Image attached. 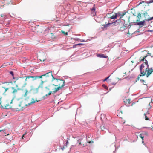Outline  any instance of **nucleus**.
<instances>
[{
  "mask_svg": "<svg viewBox=\"0 0 153 153\" xmlns=\"http://www.w3.org/2000/svg\"><path fill=\"white\" fill-rule=\"evenodd\" d=\"M139 136L142 139V140H144V137L141 134L139 135Z\"/></svg>",
  "mask_w": 153,
  "mask_h": 153,
  "instance_id": "obj_41",
  "label": "nucleus"
},
{
  "mask_svg": "<svg viewBox=\"0 0 153 153\" xmlns=\"http://www.w3.org/2000/svg\"><path fill=\"white\" fill-rule=\"evenodd\" d=\"M25 93L24 95V97H25L27 96V94H28L29 92H28V91L26 89L25 90Z\"/></svg>",
  "mask_w": 153,
  "mask_h": 153,
  "instance_id": "obj_27",
  "label": "nucleus"
},
{
  "mask_svg": "<svg viewBox=\"0 0 153 153\" xmlns=\"http://www.w3.org/2000/svg\"><path fill=\"white\" fill-rule=\"evenodd\" d=\"M52 82H53L52 85L56 86L58 87L56 88L53 91V93H56L61 88L63 87L65 85V81L64 80L57 79L53 77V79L52 80Z\"/></svg>",
  "mask_w": 153,
  "mask_h": 153,
  "instance_id": "obj_2",
  "label": "nucleus"
},
{
  "mask_svg": "<svg viewBox=\"0 0 153 153\" xmlns=\"http://www.w3.org/2000/svg\"><path fill=\"white\" fill-rule=\"evenodd\" d=\"M146 1H141L139 3V4H138V5H137V6H138L139 5H140V4H142V3H146Z\"/></svg>",
  "mask_w": 153,
  "mask_h": 153,
  "instance_id": "obj_52",
  "label": "nucleus"
},
{
  "mask_svg": "<svg viewBox=\"0 0 153 153\" xmlns=\"http://www.w3.org/2000/svg\"><path fill=\"white\" fill-rule=\"evenodd\" d=\"M131 12L134 16H136V12L134 9V11H131Z\"/></svg>",
  "mask_w": 153,
  "mask_h": 153,
  "instance_id": "obj_44",
  "label": "nucleus"
},
{
  "mask_svg": "<svg viewBox=\"0 0 153 153\" xmlns=\"http://www.w3.org/2000/svg\"><path fill=\"white\" fill-rule=\"evenodd\" d=\"M122 19H122L121 18H119V19L116 20V22L117 23V25L118 24H119L120 23H122L121 22H122V20H123Z\"/></svg>",
  "mask_w": 153,
  "mask_h": 153,
  "instance_id": "obj_18",
  "label": "nucleus"
},
{
  "mask_svg": "<svg viewBox=\"0 0 153 153\" xmlns=\"http://www.w3.org/2000/svg\"><path fill=\"white\" fill-rule=\"evenodd\" d=\"M111 13H107L106 14V16H105V17H107L108 18H110V16H109V15H110Z\"/></svg>",
  "mask_w": 153,
  "mask_h": 153,
  "instance_id": "obj_47",
  "label": "nucleus"
},
{
  "mask_svg": "<svg viewBox=\"0 0 153 153\" xmlns=\"http://www.w3.org/2000/svg\"><path fill=\"white\" fill-rule=\"evenodd\" d=\"M29 76H22V77H24V79L25 78V82H27L28 81V80L29 79H27V77L28 78V77H29Z\"/></svg>",
  "mask_w": 153,
  "mask_h": 153,
  "instance_id": "obj_36",
  "label": "nucleus"
},
{
  "mask_svg": "<svg viewBox=\"0 0 153 153\" xmlns=\"http://www.w3.org/2000/svg\"><path fill=\"white\" fill-rule=\"evenodd\" d=\"M30 78H32L33 79V80H36L37 79V76H29V77H28V79H30Z\"/></svg>",
  "mask_w": 153,
  "mask_h": 153,
  "instance_id": "obj_19",
  "label": "nucleus"
},
{
  "mask_svg": "<svg viewBox=\"0 0 153 153\" xmlns=\"http://www.w3.org/2000/svg\"><path fill=\"white\" fill-rule=\"evenodd\" d=\"M130 101H131V99L130 98H129V99H126V101H124V102L126 103V104H125L127 106V107L129 106V105H126V104H127V103L128 102V104H130L131 103V102H130Z\"/></svg>",
  "mask_w": 153,
  "mask_h": 153,
  "instance_id": "obj_11",
  "label": "nucleus"
},
{
  "mask_svg": "<svg viewBox=\"0 0 153 153\" xmlns=\"http://www.w3.org/2000/svg\"><path fill=\"white\" fill-rule=\"evenodd\" d=\"M12 0H4V3H5V4H10V3H12Z\"/></svg>",
  "mask_w": 153,
  "mask_h": 153,
  "instance_id": "obj_15",
  "label": "nucleus"
},
{
  "mask_svg": "<svg viewBox=\"0 0 153 153\" xmlns=\"http://www.w3.org/2000/svg\"><path fill=\"white\" fill-rule=\"evenodd\" d=\"M8 65V64L7 63H4L3 64L1 65V67H2V68H4L5 67H6Z\"/></svg>",
  "mask_w": 153,
  "mask_h": 153,
  "instance_id": "obj_32",
  "label": "nucleus"
},
{
  "mask_svg": "<svg viewBox=\"0 0 153 153\" xmlns=\"http://www.w3.org/2000/svg\"><path fill=\"white\" fill-rule=\"evenodd\" d=\"M26 100H25L24 101H22L19 103L17 104L16 108L19 110H22L24 108H25L28 105L26 103Z\"/></svg>",
  "mask_w": 153,
  "mask_h": 153,
  "instance_id": "obj_3",
  "label": "nucleus"
},
{
  "mask_svg": "<svg viewBox=\"0 0 153 153\" xmlns=\"http://www.w3.org/2000/svg\"><path fill=\"white\" fill-rule=\"evenodd\" d=\"M85 44L83 43H79L78 44V47H80L84 45Z\"/></svg>",
  "mask_w": 153,
  "mask_h": 153,
  "instance_id": "obj_40",
  "label": "nucleus"
},
{
  "mask_svg": "<svg viewBox=\"0 0 153 153\" xmlns=\"http://www.w3.org/2000/svg\"><path fill=\"white\" fill-rule=\"evenodd\" d=\"M90 10L92 12H96V11L95 4H94L92 8H90Z\"/></svg>",
  "mask_w": 153,
  "mask_h": 153,
  "instance_id": "obj_13",
  "label": "nucleus"
},
{
  "mask_svg": "<svg viewBox=\"0 0 153 153\" xmlns=\"http://www.w3.org/2000/svg\"><path fill=\"white\" fill-rule=\"evenodd\" d=\"M76 47H78V44H74L73 45H68V49H70L71 48H75Z\"/></svg>",
  "mask_w": 153,
  "mask_h": 153,
  "instance_id": "obj_9",
  "label": "nucleus"
},
{
  "mask_svg": "<svg viewBox=\"0 0 153 153\" xmlns=\"http://www.w3.org/2000/svg\"><path fill=\"white\" fill-rule=\"evenodd\" d=\"M131 12L134 16H136V12L134 9V11H131Z\"/></svg>",
  "mask_w": 153,
  "mask_h": 153,
  "instance_id": "obj_43",
  "label": "nucleus"
},
{
  "mask_svg": "<svg viewBox=\"0 0 153 153\" xmlns=\"http://www.w3.org/2000/svg\"><path fill=\"white\" fill-rule=\"evenodd\" d=\"M10 73L13 76V78L14 77H13L14 74H13V71H10Z\"/></svg>",
  "mask_w": 153,
  "mask_h": 153,
  "instance_id": "obj_63",
  "label": "nucleus"
},
{
  "mask_svg": "<svg viewBox=\"0 0 153 153\" xmlns=\"http://www.w3.org/2000/svg\"><path fill=\"white\" fill-rule=\"evenodd\" d=\"M88 143L91 144V143H94V141L93 140H91V141H88L87 142Z\"/></svg>",
  "mask_w": 153,
  "mask_h": 153,
  "instance_id": "obj_58",
  "label": "nucleus"
},
{
  "mask_svg": "<svg viewBox=\"0 0 153 153\" xmlns=\"http://www.w3.org/2000/svg\"><path fill=\"white\" fill-rule=\"evenodd\" d=\"M146 21L145 19L143 21L137 22H134V25H139V28H140L141 27L143 26L146 24L145 22Z\"/></svg>",
  "mask_w": 153,
  "mask_h": 153,
  "instance_id": "obj_4",
  "label": "nucleus"
},
{
  "mask_svg": "<svg viewBox=\"0 0 153 153\" xmlns=\"http://www.w3.org/2000/svg\"><path fill=\"white\" fill-rule=\"evenodd\" d=\"M140 82H141L143 83V84L144 85H146L147 86V84H144V82H145V80H144L143 79H140Z\"/></svg>",
  "mask_w": 153,
  "mask_h": 153,
  "instance_id": "obj_50",
  "label": "nucleus"
},
{
  "mask_svg": "<svg viewBox=\"0 0 153 153\" xmlns=\"http://www.w3.org/2000/svg\"><path fill=\"white\" fill-rule=\"evenodd\" d=\"M38 102L37 100H35L34 99L32 98L31 100V101H30L27 103L28 105H30L31 104L35 103Z\"/></svg>",
  "mask_w": 153,
  "mask_h": 153,
  "instance_id": "obj_10",
  "label": "nucleus"
},
{
  "mask_svg": "<svg viewBox=\"0 0 153 153\" xmlns=\"http://www.w3.org/2000/svg\"><path fill=\"white\" fill-rule=\"evenodd\" d=\"M117 19V17H116V16L114 15H113L112 16H110V19Z\"/></svg>",
  "mask_w": 153,
  "mask_h": 153,
  "instance_id": "obj_24",
  "label": "nucleus"
},
{
  "mask_svg": "<svg viewBox=\"0 0 153 153\" xmlns=\"http://www.w3.org/2000/svg\"><path fill=\"white\" fill-rule=\"evenodd\" d=\"M97 12H92V14L93 16H95L96 15Z\"/></svg>",
  "mask_w": 153,
  "mask_h": 153,
  "instance_id": "obj_61",
  "label": "nucleus"
},
{
  "mask_svg": "<svg viewBox=\"0 0 153 153\" xmlns=\"http://www.w3.org/2000/svg\"><path fill=\"white\" fill-rule=\"evenodd\" d=\"M13 79H15L14 82L16 84V86L17 89H16L13 87H10V85H9V86L10 89V88L13 90V91L12 92V93L13 94H15L17 93L18 90H19L21 89V88H22L25 87L27 83L26 82H24V77H22V76L13 77ZM10 84L12 83V82H10Z\"/></svg>",
  "mask_w": 153,
  "mask_h": 153,
  "instance_id": "obj_1",
  "label": "nucleus"
},
{
  "mask_svg": "<svg viewBox=\"0 0 153 153\" xmlns=\"http://www.w3.org/2000/svg\"><path fill=\"white\" fill-rule=\"evenodd\" d=\"M125 27H123V26L121 27L120 28V30H119L120 31H123L124 30H125Z\"/></svg>",
  "mask_w": 153,
  "mask_h": 153,
  "instance_id": "obj_31",
  "label": "nucleus"
},
{
  "mask_svg": "<svg viewBox=\"0 0 153 153\" xmlns=\"http://www.w3.org/2000/svg\"><path fill=\"white\" fill-rule=\"evenodd\" d=\"M53 93V91H50L48 94V95L47 94H46V96H47V95H50L52 93Z\"/></svg>",
  "mask_w": 153,
  "mask_h": 153,
  "instance_id": "obj_54",
  "label": "nucleus"
},
{
  "mask_svg": "<svg viewBox=\"0 0 153 153\" xmlns=\"http://www.w3.org/2000/svg\"><path fill=\"white\" fill-rule=\"evenodd\" d=\"M68 8L70 10L71 9L72 10V6L71 5V4L69 3L68 2Z\"/></svg>",
  "mask_w": 153,
  "mask_h": 153,
  "instance_id": "obj_23",
  "label": "nucleus"
},
{
  "mask_svg": "<svg viewBox=\"0 0 153 153\" xmlns=\"http://www.w3.org/2000/svg\"><path fill=\"white\" fill-rule=\"evenodd\" d=\"M136 77L135 74H132L129 76V77L131 78V79H134Z\"/></svg>",
  "mask_w": 153,
  "mask_h": 153,
  "instance_id": "obj_17",
  "label": "nucleus"
},
{
  "mask_svg": "<svg viewBox=\"0 0 153 153\" xmlns=\"http://www.w3.org/2000/svg\"><path fill=\"white\" fill-rule=\"evenodd\" d=\"M141 134L143 135H146L147 136H148V132L147 131H143V133H141Z\"/></svg>",
  "mask_w": 153,
  "mask_h": 153,
  "instance_id": "obj_20",
  "label": "nucleus"
},
{
  "mask_svg": "<svg viewBox=\"0 0 153 153\" xmlns=\"http://www.w3.org/2000/svg\"><path fill=\"white\" fill-rule=\"evenodd\" d=\"M96 56L97 57L101 58H108V56L104 54L97 53Z\"/></svg>",
  "mask_w": 153,
  "mask_h": 153,
  "instance_id": "obj_7",
  "label": "nucleus"
},
{
  "mask_svg": "<svg viewBox=\"0 0 153 153\" xmlns=\"http://www.w3.org/2000/svg\"><path fill=\"white\" fill-rule=\"evenodd\" d=\"M127 12V11H126V10H124L123 11V12H122L123 13V14L125 15Z\"/></svg>",
  "mask_w": 153,
  "mask_h": 153,
  "instance_id": "obj_62",
  "label": "nucleus"
},
{
  "mask_svg": "<svg viewBox=\"0 0 153 153\" xmlns=\"http://www.w3.org/2000/svg\"><path fill=\"white\" fill-rule=\"evenodd\" d=\"M131 12L134 16H136V12L134 9V11H131Z\"/></svg>",
  "mask_w": 153,
  "mask_h": 153,
  "instance_id": "obj_42",
  "label": "nucleus"
},
{
  "mask_svg": "<svg viewBox=\"0 0 153 153\" xmlns=\"http://www.w3.org/2000/svg\"><path fill=\"white\" fill-rule=\"evenodd\" d=\"M147 31L148 32H153V30H149L147 31Z\"/></svg>",
  "mask_w": 153,
  "mask_h": 153,
  "instance_id": "obj_64",
  "label": "nucleus"
},
{
  "mask_svg": "<svg viewBox=\"0 0 153 153\" xmlns=\"http://www.w3.org/2000/svg\"><path fill=\"white\" fill-rule=\"evenodd\" d=\"M145 120H149L150 119L147 116H146V117H145Z\"/></svg>",
  "mask_w": 153,
  "mask_h": 153,
  "instance_id": "obj_53",
  "label": "nucleus"
},
{
  "mask_svg": "<svg viewBox=\"0 0 153 153\" xmlns=\"http://www.w3.org/2000/svg\"><path fill=\"white\" fill-rule=\"evenodd\" d=\"M145 64L147 66V68H149V65L148 63V62L147 60H146V61L144 62Z\"/></svg>",
  "mask_w": 153,
  "mask_h": 153,
  "instance_id": "obj_38",
  "label": "nucleus"
},
{
  "mask_svg": "<svg viewBox=\"0 0 153 153\" xmlns=\"http://www.w3.org/2000/svg\"><path fill=\"white\" fill-rule=\"evenodd\" d=\"M75 146H74V145H72L71 146V147L70 148V151H71V150H74V148Z\"/></svg>",
  "mask_w": 153,
  "mask_h": 153,
  "instance_id": "obj_49",
  "label": "nucleus"
},
{
  "mask_svg": "<svg viewBox=\"0 0 153 153\" xmlns=\"http://www.w3.org/2000/svg\"><path fill=\"white\" fill-rule=\"evenodd\" d=\"M124 21V22H123L121 23L122 24H123V27H125V28L126 27H128V26L127 25V24H125V20L124 19H122Z\"/></svg>",
  "mask_w": 153,
  "mask_h": 153,
  "instance_id": "obj_22",
  "label": "nucleus"
},
{
  "mask_svg": "<svg viewBox=\"0 0 153 153\" xmlns=\"http://www.w3.org/2000/svg\"><path fill=\"white\" fill-rule=\"evenodd\" d=\"M120 18H122L123 16H124L123 13L122 12L120 11Z\"/></svg>",
  "mask_w": 153,
  "mask_h": 153,
  "instance_id": "obj_33",
  "label": "nucleus"
},
{
  "mask_svg": "<svg viewBox=\"0 0 153 153\" xmlns=\"http://www.w3.org/2000/svg\"><path fill=\"white\" fill-rule=\"evenodd\" d=\"M153 2V0H150L148 1H146V3L147 4H150Z\"/></svg>",
  "mask_w": 153,
  "mask_h": 153,
  "instance_id": "obj_51",
  "label": "nucleus"
},
{
  "mask_svg": "<svg viewBox=\"0 0 153 153\" xmlns=\"http://www.w3.org/2000/svg\"><path fill=\"white\" fill-rule=\"evenodd\" d=\"M141 14L139 12V13H138L137 16V19L136 20L137 22H139L140 20V19L141 18Z\"/></svg>",
  "mask_w": 153,
  "mask_h": 153,
  "instance_id": "obj_12",
  "label": "nucleus"
},
{
  "mask_svg": "<svg viewBox=\"0 0 153 153\" xmlns=\"http://www.w3.org/2000/svg\"><path fill=\"white\" fill-rule=\"evenodd\" d=\"M139 79L140 77H139V76H137L135 80L134 81V84H135L136 83L137 81L139 80Z\"/></svg>",
  "mask_w": 153,
  "mask_h": 153,
  "instance_id": "obj_37",
  "label": "nucleus"
},
{
  "mask_svg": "<svg viewBox=\"0 0 153 153\" xmlns=\"http://www.w3.org/2000/svg\"><path fill=\"white\" fill-rule=\"evenodd\" d=\"M109 21H108V23L106 24H104L103 25H102L103 26V27H102V28L103 29H105L107 28L108 27H109V26L111 25V24L110 22H109Z\"/></svg>",
  "mask_w": 153,
  "mask_h": 153,
  "instance_id": "obj_8",
  "label": "nucleus"
},
{
  "mask_svg": "<svg viewBox=\"0 0 153 153\" xmlns=\"http://www.w3.org/2000/svg\"><path fill=\"white\" fill-rule=\"evenodd\" d=\"M103 82H105L106 81H107L108 79H107V78H105L104 79L102 80Z\"/></svg>",
  "mask_w": 153,
  "mask_h": 153,
  "instance_id": "obj_60",
  "label": "nucleus"
},
{
  "mask_svg": "<svg viewBox=\"0 0 153 153\" xmlns=\"http://www.w3.org/2000/svg\"><path fill=\"white\" fill-rule=\"evenodd\" d=\"M44 76L45 77L46 79L48 78L49 77L52 76V79H53V77H54L52 74V71H50L48 73H47L44 74Z\"/></svg>",
  "mask_w": 153,
  "mask_h": 153,
  "instance_id": "obj_6",
  "label": "nucleus"
},
{
  "mask_svg": "<svg viewBox=\"0 0 153 153\" xmlns=\"http://www.w3.org/2000/svg\"><path fill=\"white\" fill-rule=\"evenodd\" d=\"M140 66L143 68H144L145 67L143 63Z\"/></svg>",
  "mask_w": 153,
  "mask_h": 153,
  "instance_id": "obj_59",
  "label": "nucleus"
},
{
  "mask_svg": "<svg viewBox=\"0 0 153 153\" xmlns=\"http://www.w3.org/2000/svg\"><path fill=\"white\" fill-rule=\"evenodd\" d=\"M153 72L149 70H148V72L146 74V76L147 77H148L149 76L152 74Z\"/></svg>",
  "mask_w": 153,
  "mask_h": 153,
  "instance_id": "obj_16",
  "label": "nucleus"
},
{
  "mask_svg": "<svg viewBox=\"0 0 153 153\" xmlns=\"http://www.w3.org/2000/svg\"><path fill=\"white\" fill-rule=\"evenodd\" d=\"M69 39H73L75 41H77L79 42H85V40L82 39L77 38H73L72 37L68 36V40Z\"/></svg>",
  "mask_w": 153,
  "mask_h": 153,
  "instance_id": "obj_5",
  "label": "nucleus"
},
{
  "mask_svg": "<svg viewBox=\"0 0 153 153\" xmlns=\"http://www.w3.org/2000/svg\"><path fill=\"white\" fill-rule=\"evenodd\" d=\"M148 69H149V71H152L153 72V69L152 68V67L149 68V67Z\"/></svg>",
  "mask_w": 153,
  "mask_h": 153,
  "instance_id": "obj_56",
  "label": "nucleus"
},
{
  "mask_svg": "<svg viewBox=\"0 0 153 153\" xmlns=\"http://www.w3.org/2000/svg\"><path fill=\"white\" fill-rule=\"evenodd\" d=\"M148 56V55H146L145 56H144V57H143L142 59H141L140 60V62H144V61H146V60H147L146 58Z\"/></svg>",
  "mask_w": 153,
  "mask_h": 153,
  "instance_id": "obj_14",
  "label": "nucleus"
},
{
  "mask_svg": "<svg viewBox=\"0 0 153 153\" xmlns=\"http://www.w3.org/2000/svg\"><path fill=\"white\" fill-rule=\"evenodd\" d=\"M153 20V16L151 17H150L148 19H145L146 21H149Z\"/></svg>",
  "mask_w": 153,
  "mask_h": 153,
  "instance_id": "obj_35",
  "label": "nucleus"
},
{
  "mask_svg": "<svg viewBox=\"0 0 153 153\" xmlns=\"http://www.w3.org/2000/svg\"><path fill=\"white\" fill-rule=\"evenodd\" d=\"M61 31L62 33L64 34L65 35H67V32H65L63 30H62Z\"/></svg>",
  "mask_w": 153,
  "mask_h": 153,
  "instance_id": "obj_55",
  "label": "nucleus"
},
{
  "mask_svg": "<svg viewBox=\"0 0 153 153\" xmlns=\"http://www.w3.org/2000/svg\"><path fill=\"white\" fill-rule=\"evenodd\" d=\"M114 14H115V16H116V17H117H117H120V11L118 12L117 13H115Z\"/></svg>",
  "mask_w": 153,
  "mask_h": 153,
  "instance_id": "obj_26",
  "label": "nucleus"
},
{
  "mask_svg": "<svg viewBox=\"0 0 153 153\" xmlns=\"http://www.w3.org/2000/svg\"><path fill=\"white\" fill-rule=\"evenodd\" d=\"M142 128H146V129H150V130L152 129V128L151 127H142Z\"/></svg>",
  "mask_w": 153,
  "mask_h": 153,
  "instance_id": "obj_46",
  "label": "nucleus"
},
{
  "mask_svg": "<svg viewBox=\"0 0 153 153\" xmlns=\"http://www.w3.org/2000/svg\"><path fill=\"white\" fill-rule=\"evenodd\" d=\"M102 86L103 88L105 89L107 91L108 90V88L106 85H105V84H103L102 85Z\"/></svg>",
  "mask_w": 153,
  "mask_h": 153,
  "instance_id": "obj_21",
  "label": "nucleus"
},
{
  "mask_svg": "<svg viewBox=\"0 0 153 153\" xmlns=\"http://www.w3.org/2000/svg\"><path fill=\"white\" fill-rule=\"evenodd\" d=\"M140 32V30H139V29H138V30H137L136 31H135L132 34V35H133V34H136V33H137V32Z\"/></svg>",
  "mask_w": 153,
  "mask_h": 153,
  "instance_id": "obj_45",
  "label": "nucleus"
},
{
  "mask_svg": "<svg viewBox=\"0 0 153 153\" xmlns=\"http://www.w3.org/2000/svg\"><path fill=\"white\" fill-rule=\"evenodd\" d=\"M111 24V25H112V26H116L117 25H116V24L117 23L116 20H115L114 22H110Z\"/></svg>",
  "mask_w": 153,
  "mask_h": 153,
  "instance_id": "obj_28",
  "label": "nucleus"
},
{
  "mask_svg": "<svg viewBox=\"0 0 153 153\" xmlns=\"http://www.w3.org/2000/svg\"><path fill=\"white\" fill-rule=\"evenodd\" d=\"M140 73L141 74V76H144L146 74V72H145L144 71H141L140 72Z\"/></svg>",
  "mask_w": 153,
  "mask_h": 153,
  "instance_id": "obj_29",
  "label": "nucleus"
},
{
  "mask_svg": "<svg viewBox=\"0 0 153 153\" xmlns=\"http://www.w3.org/2000/svg\"><path fill=\"white\" fill-rule=\"evenodd\" d=\"M143 15H144V17H146V16H149V15H148L147 12L146 11H144L143 13Z\"/></svg>",
  "mask_w": 153,
  "mask_h": 153,
  "instance_id": "obj_25",
  "label": "nucleus"
},
{
  "mask_svg": "<svg viewBox=\"0 0 153 153\" xmlns=\"http://www.w3.org/2000/svg\"><path fill=\"white\" fill-rule=\"evenodd\" d=\"M114 87V86H113V87H112V88H109V89L107 91V92H106V93H105L104 94H106L107 93H108V92H109Z\"/></svg>",
  "mask_w": 153,
  "mask_h": 153,
  "instance_id": "obj_48",
  "label": "nucleus"
},
{
  "mask_svg": "<svg viewBox=\"0 0 153 153\" xmlns=\"http://www.w3.org/2000/svg\"><path fill=\"white\" fill-rule=\"evenodd\" d=\"M133 22H131L128 25V28H130L131 26L132 25H134V24H133Z\"/></svg>",
  "mask_w": 153,
  "mask_h": 153,
  "instance_id": "obj_34",
  "label": "nucleus"
},
{
  "mask_svg": "<svg viewBox=\"0 0 153 153\" xmlns=\"http://www.w3.org/2000/svg\"><path fill=\"white\" fill-rule=\"evenodd\" d=\"M43 76H44V74H43L42 75H41L40 76H37V78H42Z\"/></svg>",
  "mask_w": 153,
  "mask_h": 153,
  "instance_id": "obj_57",
  "label": "nucleus"
},
{
  "mask_svg": "<svg viewBox=\"0 0 153 153\" xmlns=\"http://www.w3.org/2000/svg\"><path fill=\"white\" fill-rule=\"evenodd\" d=\"M100 129L102 130V131L103 130V129H107L105 127L104 125L103 126L102 125L100 126Z\"/></svg>",
  "mask_w": 153,
  "mask_h": 153,
  "instance_id": "obj_39",
  "label": "nucleus"
},
{
  "mask_svg": "<svg viewBox=\"0 0 153 153\" xmlns=\"http://www.w3.org/2000/svg\"><path fill=\"white\" fill-rule=\"evenodd\" d=\"M126 79L128 81H129L131 79V78L129 77V75H128V76H127L123 79Z\"/></svg>",
  "mask_w": 153,
  "mask_h": 153,
  "instance_id": "obj_30",
  "label": "nucleus"
}]
</instances>
